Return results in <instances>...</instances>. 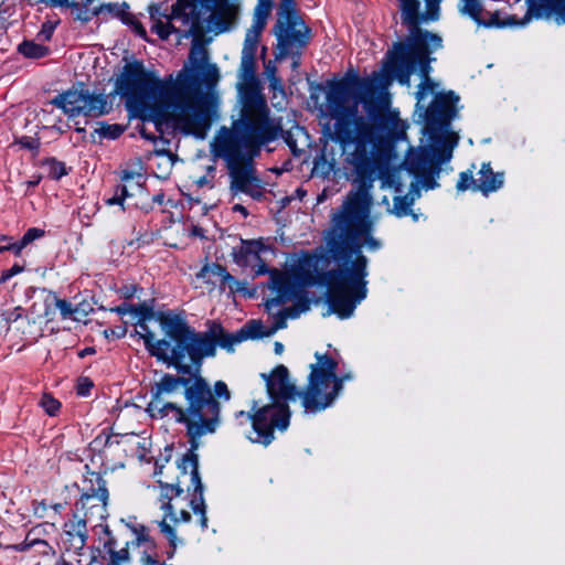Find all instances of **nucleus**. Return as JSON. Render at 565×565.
Masks as SVG:
<instances>
[{"label": "nucleus", "mask_w": 565, "mask_h": 565, "mask_svg": "<svg viewBox=\"0 0 565 565\" xmlns=\"http://www.w3.org/2000/svg\"><path fill=\"white\" fill-rule=\"evenodd\" d=\"M196 78L179 72L161 79L156 71L146 68L142 60L126 62L114 82L110 96H120L128 104L143 106L140 118L154 124L156 130L173 122L185 135L204 139L212 126L213 106L207 95H198L193 89Z\"/></svg>", "instance_id": "obj_3"}, {"label": "nucleus", "mask_w": 565, "mask_h": 565, "mask_svg": "<svg viewBox=\"0 0 565 565\" xmlns=\"http://www.w3.org/2000/svg\"><path fill=\"white\" fill-rule=\"evenodd\" d=\"M309 270H307L308 273ZM301 285L292 292L290 299L294 300V306L287 307L295 318H298L300 313L307 312L310 310L311 300L308 296V292L303 289V286H310L305 280L306 271L298 275Z\"/></svg>", "instance_id": "obj_34"}, {"label": "nucleus", "mask_w": 565, "mask_h": 565, "mask_svg": "<svg viewBox=\"0 0 565 565\" xmlns=\"http://www.w3.org/2000/svg\"><path fill=\"white\" fill-rule=\"evenodd\" d=\"M302 25L308 24L305 22L296 0H280L273 28H281V30L287 31L289 26Z\"/></svg>", "instance_id": "obj_28"}, {"label": "nucleus", "mask_w": 565, "mask_h": 565, "mask_svg": "<svg viewBox=\"0 0 565 565\" xmlns=\"http://www.w3.org/2000/svg\"><path fill=\"white\" fill-rule=\"evenodd\" d=\"M188 443L190 445L188 451L177 461V467L181 476L190 473V483L186 491H192L190 499V508L193 513L200 515V525L203 530L207 527L206 504L204 500V486L199 471V455L196 450L200 447V439L203 436L189 435Z\"/></svg>", "instance_id": "obj_11"}, {"label": "nucleus", "mask_w": 565, "mask_h": 565, "mask_svg": "<svg viewBox=\"0 0 565 565\" xmlns=\"http://www.w3.org/2000/svg\"><path fill=\"white\" fill-rule=\"evenodd\" d=\"M130 196L131 194L129 193L127 185L119 183L115 186L113 196L106 199L105 202L109 206L119 205L121 210L125 211V200Z\"/></svg>", "instance_id": "obj_47"}, {"label": "nucleus", "mask_w": 565, "mask_h": 565, "mask_svg": "<svg viewBox=\"0 0 565 565\" xmlns=\"http://www.w3.org/2000/svg\"><path fill=\"white\" fill-rule=\"evenodd\" d=\"M148 321H141V319H137L136 326L139 327L142 331V333L137 332L140 338L143 340L145 348L150 356H153V351H156L154 348L162 349V347H167L170 342H167L166 337L162 339H154L153 332L149 329Z\"/></svg>", "instance_id": "obj_39"}, {"label": "nucleus", "mask_w": 565, "mask_h": 565, "mask_svg": "<svg viewBox=\"0 0 565 565\" xmlns=\"http://www.w3.org/2000/svg\"><path fill=\"white\" fill-rule=\"evenodd\" d=\"M317 363L310 364V373L306 386L316 387L317 385L330 384L338 370V362L329 354H315Z\"/></svg>", "instance_id": "obj_26"}, {"label": "nucleus", "mask_w": 565, "mask_h": 565, "mask_svg": "<svg viewBox=\"0 0 565 565\" xmlns=\"http://www.w3.org/2000/svg\"><path fill=\"white\" fill-rule=\"evenodd\" d=\"M209 273L220 275V288L222 290L228 287L232 294L243 292L245 295L252 296V292L246 290L245 282L235 279V277L227 271L224 265L220 263L205 264L201 268V276L204 277Z\"/></svg>", "instance_id": "obj_29"}, {"label": "nucleus", "mask_w": 565, "mask_h": 565, "mask_svg": "<svg viewBox=\"0 0 565 565\" xmlns=\"http://www.w3.org/2000/svg\"><path fill=\"white\" fill-rule=\"evenodd\" d=\"M458 102L459 96L454 90L436 94L429 106L420 115L426 130L434 134L447 129L457 115Z\"/></svg>", "instance_id": "obj_16"}, {"label": "nucleus", "mask_w": 565, "mask_h": 565, "mask_svg": "<svg viewBox=\"0 0 565 565\" xmlns=\"http://www.w3.org/2000/svg\"><path fill=\"white\" fill-rule=\"evenodd\" d=\"M45 235V231L39 227H30L21 237L26 245Z\"/></svg>", "instance_id": "obj_63"}, {"label": "nucleus", "mask_w": 565, "mask_h": 565, "mask_svg": "<svg viewBox=\"0 0 565 565\" xmlns=\"http://www.w3.org/2000/svg\"><path fill=\"white\" fill-rule=\"evenodd\" d=\"M471 185H476V180L472 177V172L470 170L460 172L459 179L456 184V189L459 192H463L468 190Z\"/></svg>", "instance_id": "obj_60"}, {"label": "nucleus", "mask_w": 565, "mask_h": 565, "mask_svg": "<svg viewBox=\"0 0 565 565\" xmlns=\"http://www.w3.org/2000/svg\"><path fill=\"white\" fill-rule=\"evenodd\" d=\"M120 437V434H113L107 431V428H104L100 434L93 440L94 445H102L103 447H111L114 444H119L118 439H113V437Z\"/></svg>", "instance_id": "obj_55"}, {"label": "nucleus", "mask_w": 565, "mask_h": 565, "mask_svg": "<svg viewBox=\"0 0 565 565\" xmlns=\"http://www.w3.org/2000/svg\"><path fill=\"white\" fill-rule=\"evenodd\" d=\"M18 53L25 58L40 60L51 54V49L33 40H23L17 47Z\"/></svg>", "instance_id": "obj_38"}, {"label": "nucleus", "mask_w": 565, "mask_h": 565, "mask_svg": "<svg viewBox=\"0 0 565 565\" xmlns=\"http://www.w3.org/2000/svg\"><path fill=\"white\" fill-rule=\"evenodd\" d=\"M23 270H24V266H22L18 263H15L11 268L3 270L0 276V286L2 284H4L6 281H8L13 276L22 273Z\"/></svg>", "instance_id": "obj_64"}, {"label": "nucleus", "mask_w": 565, "mask_h": 565, "mask_svg": "<svg viewBox=\"0 0 565 565\" xmlns=\"http://www.w3.org/2000/svg\"><path fill=\"white\" fill-rule=\"evenodd\" d=\"M377 93L379 86L375 79L360 77L358 74L330 82L327 102L331 116L355 122L361 117L358 114L359 104H362L365 111L366 107L372 104L377 108L380 116L387 119L388 132L407 137V122L401 119L397 110L391 109L390 100L379 97Z\"/></svg>", "instance_id": "obj_6"}, {"label": "nucleus", "mask_w": 565, "mask_h": 565, "mask_svg": "<svg viewBox=\"0 0 565 565\" xmlns=\"http://www.w3.org/2000/svg\"><path fill=\"white\" fill-rule=\"evenodd\" d=\"M151 31L161 40H168L171 34L175 33L180 36V29L172 24V21L162 22L161 20L152 21Z\"/></svg>", "instance_id": "obj_46"}, {"label": "nucleus", "mask_w": 565, "mask_h": 565, "mask_svg": "<svg viewBox=\"0 0 565 565\" xmlns=\"http://www.w3.org/2000/svg\"><path fill=\"white\" fill-rule=\"evenodd\" d=\"M159 326L170 343L154 348L153 358L177 373H163L153 383L146 411L151 418L172 414L173 420L184 426L185 436L216 433L222 404L231 401L232 393L226 382L218 380L212 385L202 374L204 360L210 358L205 331L195 330L180 315L159 317Z\"/></svg>", "instance_id": "obj_1"}, {"label": "nucleus", "mask_w": 565, "mask_h": 565, "mask_svg": "<svg viewBox=\"0 0 565 565\" xmlns=\"http://www.w3.org/2000/svg\"><path fill=\"white\" fill-rule=\"evenodd\" d=\"M195 4L212 10L207 24L215 34L227 32L237 21L239 0H177L171 8L170 19L182 17L183 11Z\"/></svg>", "instance_id": "obj_12"}, {"label": "nucleus", "mask_w": 565, "mask_h": 565, "mask_svg": "<svg viewBox=\"0 0 565 565\" xmlns=\"http://www.w3.org/2000/svg\"><path fill=\"white\" fill-rule=\"evenodd\" d=\"M443 163H436L430 168L424 170L420 173L415 174L417 179H420L423 186L425 190H434L439 186V183L436 181V178L440 173V166Z\"/></svg>", "instance_id": "obj_44"}, {"label": "nucleus", "mask_w": 565, "mask_h": 565, "mask_svg": "<svg viewBox=\"0 0 565 565\" xmlns=\"http://www.w3.org/2000/svg\"><path fill=\"white\" fill-rule=\"evenodd\" d=\"M23 312L24 309L21 306H17L12 310H3L1 312V317L6 321L8 329L12 323L23 318Z\"/></svg>", "instance_id": "obj_58"}, {"label": "nucleus", "mask_w": 565, "mask_h": 565, "mask_svg": "<svg viewBox=\"0 0 565 565\" xmlns=\"http://www.w3.org/2000/svg\"><path fill=\"white\" fill-rule=\"evenodd\" d=\"M58 24V21H45L42 23L40 31L36 34V40L46 42L51 41L53 33Z\"/></svg>", "instance_id": "obj_56"}, {"label": "nucleus", "mask_w": 565, "mask_h": 565, "mask_svg": "<svg viewBox=\"0 0 565 565\" xmlns=\"http://www.w3.org/2000/svg\"><path fill=\"white\" fill-rule=\"evenodd\" d=\"M271 32L277 41L274 49L275 60L280 61L290 56L291 67H299L302 52L312 40V29L309 25L289 26L287 31L273 28Z\"/></svg>", "instance_id": "obj_15"}, {"label": "nucleus", "mask_w": 565, "mask_h": 565, "mask_svg": "<svg viewBox=\"0 0 565 565\" xmlns=\"http://www.w3.org/2000/svg\"><path fill=\"white\" fill-rule=\"evenodd\" d=\"M41 405L44 408L45 413L50 416H55L58 413L60 408L62 407L61 402L50 394L43 395Z\"/></svg>", "instance_id": "obj_54"}, {"label": "nucleus", "mask_w": 565, "mask_h": 565, "mask_svg": "<svg viewBox=\"0 0 565 565\" xmlns=\"http://www.w3.org/2000/svg\"><path fill=\"white\" fill-rule=\"evenodd\" d=\"M533 19L553 21L556 25H565V0H534L526 4L523 23Z\"/></svg>", "instance_id": "obj_20"}, {"label": "nucleus", "mask_w": 565, "mask_h": 565, "mask_svg": "<svg viewBox=\"0 0 565 565\" xmlns=\"http://www.w3.org/2000/svg\"><path fill=\"white\" fill-rule=\"evenodd\" d=\"M98 125L100 127L96 128V132H98V137L100 139L116 140L126 130V126L120 124H108L106 121H99Z\"/></svg>", "instance_id": "obj_43"}, {"label": "nucleus", "mask_w": 565, "mask_h": 565, "mask_svg": "<svg viewBox=\"0 0 565 565\" xmlns=\"http://www.w3.org/2000/svg\"><path fill=\"white\" fill-rule=\"evenodd\" d=\"M479 174V184L476 185V189L482 192L484 195H488L491 192H495L503 185L504 173L493 172L490 162H483L481 164Z\"/></svg>", "instance_id": "obj_32"}, {"label": "nucleus", "mask_w": 565, "mask_h": 565, "mask_svg": "<svg viewBox=\"0 0 565 565\" xmlns=\"http://www.w3.org/2000/svg\"><path fill=\"white\" fill-rule=\"evenodd\" d=\"M108 499L106 480L99 472L87 470L83 479L82 495L75 503L76 511H82L87 519H105Z\"/></svg>", "instance_id": "obj_14"}, {"label": "nucleus", "mask_w": 565, "mask_h": 565, "mask_svg": "<svg viewBox=\"0 0 565 565\" xmlns=\"http://www.w3.org/2000/svg\"><path fill=\"white\" fill-rule=\"evenodd\" d=\"M163 3H154L152 2L148 7V12L150 15V19L152 21L161 20V18L167 19L168 21H173L174 19H170V12L167 11V9L162 8Z\"/></svg>", "instance_id": "obj_57"}, {"label": "nucleus", "mask_w": 565, "mask_h": 565, "mask_svg": "<svg viewBox=\"0 0 565 565\" xmlns=\"http://www.w3.org/2000/svg\"><path fill=\"white\" fill-rule=\"evenodd\" d=\"M131 316L141 321L156 320L159 322V317H177L171 310L169 311H154V299L142 301L138 305H132Z\"/></svg>", "instance_id": "obj_36"}, {"label": "nucleus", "mask_w": 565, "mask_h": 565, "mask_svg": "<svg viewBox=\"0 0 565 565\" xmlns=\"http://www.w3.org/2000/svg\"><path fill=\"white\" fill-rule=\"evenodd\" d=\"M239 96V118L231 128L222 127L213 145L257 158L263 147L280 137L282 126L271 118L266 97L256 85L249 84Z\"/></svg>", "instance_id": "obj_5"}, {"label": "nucleus", "mask_w": 565, "mask_h": 565, "mask_svg": "<svg viewBox=\"0 0 565 565\" xmlns=\"http://www.w3.org/2000/svg\"><path fill=\"white\" fill-rule=\"evenodd\" d=\"M83 111L81 115L86 117H100L107 115L111 109L113 105L108 100V96L104 93H92L88 88L85 95V103L83 105Z\"/></svg>", "instance_id": "obj_31"}, {"label": "nucleus", "mask_w": 565, "mask_h": 565, "mask_svg": "<svg viewBox=\"0 0 565 565\" xmlns=\"http://www.w3.org/2000/svg\"><path fill=\"white\" fill-rule=\"evenodd\" d=\"M266 383V392L270 403L260 406L253 414L248 413L252 428L256 437H250L253 443L269 446L275 439V429L285 431L290 425L291 411L289 402L300 398L303 390L290 381V374L284 364L275 366L270 374L262 373Z\"/></svg>", "instance_id": "obj_7"}, {"label": "nucleus", "mask_w": 565, "mask_h": 565, "mask_svg": "<svg viewBox=\"0 0 565 565\" xmlns=\"http://www.w3.org/2000/svg\"><path fill=\"white\" fill-rule=\"evenodd\" d=\"M102 13L104 11L109 12L113 17L118 18L121 21V15L124 14H130L127 12L129 9V6L127 2H122L121 4L118 3H104L100 4Z\"/></svg>", "instance_id": "obj_53"}, {"label": "nucleus", "mask_w": 565, "mask_h": 565, "mask_svg": "<svg viewBox=\"0 0 565 565\" xmlns=\"http://www.w3.org/2000/svg\"><path fill=\"white\" fill-rule=\"evenodd\" d=\"M299 286L300 284L292 277L274 268L271 270L270 288L277 292V296L266 300V309L269 311L274 306L286 303Z\"/></svg>", "instance_id": "obj_25"}, {"label": "nucleus", "mask_w": 565, "mask_h": 565, "mask_svg": "<svg viewBox=\"0 0 565 565\" xmlns=\"http://www.w3.org/2000/svg\"><path fill=\"white\" fill-rule=\"evenodd\" d=\"M94 387V382L87 376H79L76 383V394L82 397L90 395V391Z\"/></svg>", "instance_id": "obj_59"}, {"label": "nucleus", "mask_w": 565, "mask_h": 565, "mask_svg": "<svg viewBox=\"0 0 565 565\" xmlns=\"http://www.w3.org/2000/svg\"><path fill=\"white\" fill-rule=\"evenodd\" d=\"M195 7H190V12L183 11L179 19L183 24L191 23L188 30H180V39L193 38L192 46L189 53L190 66L184 64L180 72L192 74L196 78L193 89L198 95H203L201 86L204 83L207 87H213L220 79V71L216 64L209 62V52L204 45L205 28L201 19V12Z\"/></svg>", "instance_id": "obj_9"}, {"label": "nucleus", "mask_w": 565, "mask_h": 565, "mask_svg": "<svg viewBox=\"0 0 565 565\" xmlns=\"http://www.w3.org/2000/svg\"><path fill=\"white\" fill-rule=\"evenodd\" d=\"M458 136L449 132L440 138L438 145L418 148L409 147L402 162V167L409 174H417L436 163L448 162L452 157V150L457 146Z\"/></svg>", "instance_id": "obj_13"}, {"label": "nucleus", "mask_w": 565, "mask_h": 565, "mask_svg": "<svg viewBox=\"0 0 565 565\" xmlns=\"http://www.w3.org/2000/svg\"><path fill=\"white\" fill-rule=\"evenodd\" d=\"M81 89L72 87L63 93L57 94L51 100V104L63 110L70 117H75L82 114L83 105L85 103V95L87 88L85 84L79 82Z\"/></svg>", "instance_id": "obj_24"}, {"label": "nucleus", "mask_w": 565, "mask_h": 565, "mask_svg": "<svg viewBox=\"0 0 565 565\" xmlns=\"http://www.w3.org/2000/svg\"><path fill=\"white\" fill-rule=\"evenodd\" d=\"M168 518L169 516H166L164 513L162 520L158 522V526L160 527V531L166 535L169 542V547L177 548L181 541L177 536L175 529L167 522Z\"/></svg>", "instance_id": "obj_48"}, {"label": "nucleus", "mask_w": 565, "mask_h": 565, "mask_svg": "<svg viewBox=\"0 0 565 565\" xmlns=\"http://www.w3.org/2000/svg\"><path fill=\"white\" fill-rule=\"evenodd\" d=\"M458 11L461 15L471 19L477 26L484 29H503L507 26H524L523 18L514 14L501 19L500 11L489 12L484 9L481 0H460Z\"/></svg>", "instance_id": "obj_17"}, {"label": "nucleus", "mask_w": 565, "mask_h": 565, "mask_svg": "<svg viewBox=\"0 0 565 565\" xmlns=\"http://www.w3.org/2000/svg\"><path fill=\"white\" fill-rule=\"evenodd\" d=\"M414 204V198L408 194L397 195L393 199L394 213L398 217L407 216L412 214V206Z\"/></svg>", "instance_id": "obj_45"}, {"label": "nucleus", "mask_w": 565, "mask_h": 565, "mask_svg": "<svg viewBox=\"0 0 565 565\" xmlns=\"http://www.w3.org/2000/svg\"><path fill=\"white\" fill-rule=\"evenodd\" d=\"M47 295L44 298V318L46 321H52L54 319L56 310L60 311L62 319L71 318L76 311L75 308L68 300L61 299L56 295V292L43 289Z\"/></svg>", "instance_id": "obj_30"}, {"label": "nucleus", "mask_w": 565, "mask_h": 565, "mask_svg": "<svg viewBox=\"0 0 565 565\" xmlns=\"http://www.w3.org/2000/svg\"><path fill=\"white\" fill-rule=\"evenodd\" d=\"M129 546L130 542H126L125 546L120 550H111L108 552L109 554V562L107 565H121V563L129 562L130 554H129Z\"/></svg>", "instance_id": "obj_50"}, {"label": "nucleus", "mask_w": 565, "mask_h": 565, "mask_svg": "<svg viewBox=\"0 0 565 565\" xmlns=\"http://www.w3.org/2000/svg\"><path fill=\"white\" fill-rule=\"evenodd\" d=\"M205 337L210 345V358H214L216 355L217 347L226 350L227 352H233L234 345L243 342L239 330L234 333H230L218 322H213L210 326L209 330L205 331Z\"/></svg>", "instance_id": "obj_22"}, {"label": "nucleus", "mask_w": 565, "mask_h": 565, "mask_svg": "<svg viewBox=\"0 0 565 565\" xmlns=\"http://www.w3.org/2000/svg\"><path fill=\"white\" fill-rule=\"evenodd\" d=\"M90 519L87 518H77L74 514V520L65 523V535L66 541L71 546H84L88 539L87 533V521Z\"/></svg>", "instance_id": "obj_33"}, {"label": "nucleus", "mask_w": 565, "mask_h": 565, "mask_svg": "<svg viewBox=\"0 0 565 565\" xmlns=\"http://www.w3.org/2000/svg\"><path fill=\"white\" fill-rule=\"evenodd\" d=\"M270 249L268 245H266L262 238L258 239H242L241 247L236 250L234 249L233 256L234 260L238 265H247L248 256H253L255 260H257V268L255 269L256 276H262L266 274L271 275V270L268 265L260 257V253Z\"/></svg>", "instance_id": "obj_21"}, {"label": "nucleus", "mask_w": 565, "mask_h": 565, "mask_svg": "<svg viewBox=\"0 0 565 565\" xmlns=\"http://www.w3.org/2000/svg\"><path fill=\"white\" fill-rule=\"evenodd\" d=\"M157 483L160 488V497L159 501L161 502L160 509L166 513V516L177 525L179 524V519L177 518V513L174 507L172 505V500L179 498L184 493V489L181 487L180 480H157Z\"/></svg>", "instance_id": "obj_27"}, {"label": "nucleus", "mask_w": 565, "mask_h": 565, "mask_svg": "<svg viewBox=\"0 0 565 565\" xmlns=\"http://www.w3.org/2000/svg\"><path fill=\"white\" fill-rule=\"evenodd\" d=\"M266 24L267 20H264L263 18H253V24L250 29L247 30L245 38L252 41L259 42L262 32L266 28Z\"/></svg>", "instance_id": "obj_52"}, {"label": "nucleus", "mask_w": 565, "mask_h": 565, "mask_svg": "<svg viewBox=\"0 0 565 565\" xmlns=\"http://www.w3.org/2000/svg\"><path fill=\"white\" fill-rule=\"evenodd\" d=\"M93 1L94 0H84L83 3H79L76 0H68V4L64 6V8L72 9L73 13L75 14V20L87 23L94 17H97L102 13L100 6L94 9L89 8Z\"/></svg>", "instance_id": "obj_37"}, {"label": "nucleus", "mask_w": 565, "mask_h": 565, "mask_svg": "<svg viewBox=\"0 0 565 565\" xmlns=\"http://www.w3.org/2000/svg\"><path fill=\"white\" fill-rule=\"evenodd\" d=\"M443 0H398L401 19L403 25L416 26L424 22H434L439 19L440 15V3Z\"/></svg>", "instance_id": "obj_19"}, {"label": "nucleus", "mask_w": 565, "mask_h": 565, "mask_svg": "<svg viewBox=\"0 0 565 565\" xmlns=\"http://www.w3.org/2000/svg\"><path fill=\"white\" fill-rule=\"evenodd\" d=\"M143 288L137 284L124 285L119 288L118 294L125 300H131L137 292L142 291Z\"/></svg>", "instance_id": "obj_62"}, {"label": "nucleus", "mask_w": 565, "mask_h": 565, "mask_svg": "<svg viewBox=\"0 0 565 565\" xmlns=\"http://www.w3.org/2000/svg\"><path fill=\"white\" fill-rule=\"evenodd\" d=\"M333 131L329 138L338 143L342 151L354 146L345 161L352 166L358 188L370 190L376 171H383L397 159L396 143L407 137L387 131V119L380 116L375 105L366 107V118L354 121L333 117Z\"/></svg>", "instance_id": "obj_4"}, {"label": "nucleus", "mask_w": 565, "mask_h": 565, "mask_svg": "<svg viewBox=\"0 0 565 565\" xmlns=\"http://www.w3.org/2000/svg\"><path fill=\"white\" fill-rule=\"evenodd\" d=\"M369 191L358 188L332 215L323 235L324 247L315 255L313 273H306L307 284L327 287L329 311L342 320L349 319L367 296L370 262L363 248H382L369 220Z\"/></svg>", "instance_id": "obj_2"}, {"label": "nucleus", "mask_w": 565, "mask_h": 565, "mask_svg": "<svg viewBox=\"0 0 565 565\" xmlns=\"http://www.w3.org/2000/svg\"><path fill=\"white\" fill-rule=\"evenodd\" d=\"M120 522L125 523L126 527L129 529L135 535L136 539L130 542L132 546H141L147 545L149 548H156L157 543L153 537L149 534V527L145 524H134L131 522H125L124 519Z\"/></svg>", "instance_id": "obj_40"}, {"label": "nucleus", "mask_w": 565, "mask_h": 565, "mask_svg": "<svg viewBox=\"0 0 565 565\" xmlns=\"http://www.w3.org/2000/svg\"><path fill=\"white\" fill-rule=\"evenodd\" d=\"M344 377L335 373L330 384L306 386L302 393V407L307 414H317L332 406L343 390Z\"/></svg>", "instance_id": "obj_18"}, {"label": "nucleus", "mask_w": 565, "mask_h": 565, "mask_svg": "<svg viewBox=\"0 0 565 565\" xmlns=\"http://www.w3.org/2000/svg\"><path fill=\"white\" fill-rule=\"evenodd\" d=\"M121 22L125 25L132 28L134 32L141 39L148 40L147 31L142 23L136 19L132 14L121 15Z\"/></svg>", "instance_id": "obj_51"}, {"label": "nucleus", "mask_w": 565, "mask_h": 565, "mask_svg": "<svg viewBox=\"0 0 565 565\" xmlns=\"http://www.w3.org/2000/svg\"><path fill=\"white\" fill-rule=\"evenodd\" d=\"M44 529L41 525H38L35 527H32L25 534V537L22 542L15 543V544H9L7 545L9 550H12L14 552H26L30 551L32 547L35 546H50L46 540L43 539Z\"/></svg>", "instance_id": "obj_35"}, {"label": "nucleus", "mask_w": 565, "mask_h": 565, "mask_svg": "<svg viewBox=\"0 0 565 565\" xmlns=\"http://www.w3.org/2000/svg\"><path fill=\"white\" fill-rule=\"evenodd\" d=\"M15 142L20 145L22 148L35 152H38L41 147V141L38 137L22 136Z\"/></svg>", "instance_id": "obj_61"}, {"label": "nucleus", "mask_w": 565, "mask_h": 565, "mask_svg": "<svg viewBox=\"0 0 565 565\" xmlns=\"http://www.w3.org/2000/svg\"><path fill=\"white\" fill-rule=\"evenodd\" d=\"M41 166L46 169L47 178L58 181L67 175L72 168H67L65 162L57 160L55 157H47L41 161Z\"/></svg>", "instance_id": "obj_42"}, {"label": "nucleus", "mask_w": 565, "mask_h": 565, "mask_svg": "<svg viewBox=\"0 0 565 565\" xmlns=\"http://www.w3.org/2000/svg\"><path fill=\"white\" fill-rule=\"evenodd\" d=\"M408 35L405 41L394 43L393 51L388 52V71L401 84H406L413 73L418 72L422 82L418 85L428 93H433L436 83L430 78L431 63L436 62L433 54L443 47V38L429 30L414 25H405Z\"/></svg>", "instance_id": "obj_8"}, {"label": "nucleus", "mask_w": 565, "mask_h": 565, "mask_svg": "<svg viewBox=\"0 0 565 565\" xmlns=\"http://www.w3.org/2000/svg\"><path fill=\"white\" fill-rule=\"evenodd\" d=\"M213 147L216 158L223 159L231 178V190L250 195L259 200L263 192L259 186V179L255 174L254 160L242 152H235L217 146Z\"/></svg>", "instance_id": "obj_10"}, {"label": "nucleus", "mask_w": 565, "mask_h": 565, "mask_svg": "<svg viewBox=\"0 0 565 565\" xmlns=\"http://www.w3.org/2000/svg\"><path fill=\"white\" fill-rule=\"evenodd\" d=\"M258 43L256 41H252L245 38L244 46L242 50V58H241V75L245 81L243 85L239 87V95L244 94L245 88L249 84H254L258 89H262L260 84L256 77L257 62H256V53Z\"/></svg>", "instance_id": "obj_23"}, {"label": "nucleus", "mask_w": 565, "mask_h": 565, "mask_svg": "<svg viewBox=\"0 0 565 565\" xmlns=\"http://www.w3.org/2000/svg\"><path fill=\"white\" fill-rule=\"evenodd\" d=\"M288 318L296 319L288 308L279 310L275 316L273 326L268 328V333L273 335L276 331L285 329Z\"/></svg>", "instance_id": "obj_49"}, {"label": "nucleus", "mask_w": 565, "mask_h": 565, "mask_svg": "<svg viewBox=\"0 0 565 565\" xmlns=\"http://www.w3.org/2000/svg\"><path fill=\"white\" fill-rule=\"evenodd\" d=\"M239 332H241V339L243 341L258 340V339L270 337V333H268V328H266L260 320H254V319L246 322L239 329Z\"/></svg>", "instance_id": "obj_41"}]
</instances>
